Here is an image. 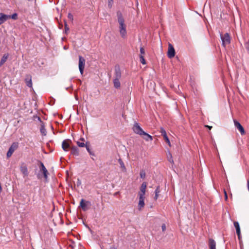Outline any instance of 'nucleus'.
<instances>
[{
	"label": "nucleus",
	"instance_id": "ddd939ff",
	"mask_svg": "<svg viewBox=\"0 0 249 249\" xmlns=\"http://www.w3.org/2000/svg\"><path fill=\"white\" fill-rule=\"evenodd\" d=\"M89 204L90 203L89 202H85L84 200L82 199L80 201V205L84 211H86L88 209V206Z\"/></svg>",
	"mask_w": 249,
	"mask_h": 249
},
{
	"label": "nucleus",
	"instance_id": "aec40b11",
	"mask_svg": "<svg viewBox=\"0 0 249 249\" xmlns=\"http://www.w3.org/2000/svg\"><path fill=\"white\" fill-rule=\"evenodd\" d=\"M142 135L143 136V139L146 141H152L153 140L152 137L145 132Z\"/></svg>",
	"mask_w": 249,
	"mask_h": 249
},
{
	"label": "nucleus",
	"instance_id": "473e14b6",
	"mask_svg": "<svg viewBox=\"0 0 249 249\" xmlns=\"http://www.w3.org/2000/svg\"><path fill=\"white\" fill-rule=\"evenodd\" d=\"M18 17V15L16 13H15L13 14L12 15L10 16V18L13 19H17Z\"/></svg>",
	"mask_w": 249,
	"mask_h": 249
},
{
	"label": "nucleus",
	"instance_id": "f03ea898",
	"mask_svg": "<svg viewBox=\"0 0 249 249\" xmlns=\"http://www.w3.org/2000/svg\"><path fill=\"white\" fill-rule=\"evenodd\" d=\"M85 59L81 56H79L78 67L81 74H83L85 66Z\"/></svg>",
	"mask_w": 249,
	"mask_h": 249
},
{
	"label": "nucleus",
	"instance_id": "cd10ccee",
	"mask_svg": "<svg viewBox=\"0 0 249 249\" xmlns=\"http://www.w3.org/2000/svg\"><path fill=\"white\" fill-rule=\"evenodd\" d=\"M140 61L143 65L146 64V61L144 58V56H140Z\"/></svg>",
	"mask_w": 249,
	"mask_h": 249
},
{
	"label": "nucleus",
	"instance_id": "f257e3e1",
	"mask_svg": "<svg viewBox=\"0 0 249 249\" xmlns=\"http://www.w3.org/2000/svg\"><path fill=\"white\" fill-rule=\"evenodd\" d=\"M118 21L119 24V32L121 37L125 38L126 37V25L124 24V20L121 14H118Z\"/></svg>",
	"mask_w": 249,
	"mask_h": 249
},
{
	"label": "nucleus",
	"instance_id": "f3484780",
	"mask_svg": "<svg viewBox=\"0 0 249 249\" xmlns=\"http://www.w3.org/2000/svg\"><path fill=\"white\" fill-rule=\"evenodd\" d=\"M234 226L236 229V233L238 235V238H240L241 232H240V226H239V224L238 222L235 221L234 222Z\"/></svg>",
	"mask_w": 249,
	"mask_h": 249
},
{
	"label": "nucleus",
	"instance_id": "9d476101",
	"mask_svg": "<svg viewBox=\"0 0 249 249\" xmlns=\"http://www.w3.org/2000/svg\"><path fill=\"white\" fill-rule=\"evenodd\" d=\"M17 144L16 143H13L12 145L9 148L7 153V157L9 158L11 156L13 152L17 148Z\"/></svg>",
	"mask_w": 249,
	"mask_h": 249
},
{
	"label": "nucleus",
	"instance_id": "58836bf2",
	"mask_svg": "<svg viewBox=\"0 0 249 249\" xmlns=\"http://www.w3.org/2000/svg\"><path fill=\"white\" fill-rule=\"evenodd\" d=\"M113 2V0H108L109 5H111V3Z\"/></svg>",
	"mask_w": 249,
	"mask_h": 249
},
{
	"label": "nucleus",
	"instance_id": "1a4fd4ad",
	"mask_svg": "<svg viewBox=\"0 0 249 249\" xmlns=\"http://www.w3.org/2000/svg\"><path fill=\"white\" fill-rule=\"evenodd\" d=\"M71 141L69 140L63 141L62 143V147L65 151H68L70 147Z\"/></svg>",
	"mask_w": 249,
	"mask_h": 249
},
{
	"label": "nucleus",
	"instance_id": "72a5a7b5",
	"mask_svg": "<svg viewBox=\"0 0 249 249\" xmlns=\"http://www.w3.org/2000/svg\"><path fill=\"white\" fill-rule=\"evenodd\" d=\"M68 18L71 20V21H72L73 19V16L71 13H69L68 15Z\"/></svg>",
	"mask_w": 249,
	"mask_h": 249
},
{
	"label": "nucleus",
	"instance_id": "20e7f679",
	"mask_svg": "<svg viewBox=\"0 0 249 249\" xmlns=\"http://www.w3.org/2000/svg\"><path fill=\"white\" fill-rule=\"evenodd\" d=\"M133 130L136 134H139L141 136H142L144 131L142 130V129L141 127L138 123H135L133 127Z\"/></svg>",
	"mask_w": 249,
	"mask_h": 249
},
{
	"label": "nucleus",
	"instance_id": "4be33fe9",
	"mask_svg": "<svg viewBox=\"0 0 249 249\" xmlns=\"http://www.w3.org/2000/svg\"><path fill=\"white\" fill-rule=\"evenodd\" d=\"M160 193V186H157L156 189V190H155V197H154V199L155 200H157L158 198Z\"/></svg>",
	"mask_w": 249,
	"mask_h": 249
},
{
	"label": "nucleus",
	"instance_id": "9b49d317",
	"mask_svg": "<svg viewBox=\"0 0 249 249\" xmlns=\"http://www.w3.org/2000/svg\"><path fill=\"white\" fill-rule=\"evenodd\" d=\"M20 170L24 177H27L28 175V168L25 164L21 165L20 166Z\"/></svg>",
	"mask_w": 249,
	"mask_h": 249
},
{
	"label": "nucleus",
	"instance_id": "412c9836",
	"mask_svg": "<svg viewBox=\"0 0 249 249\" xmlns=\"http://www.w3.org/2000/svg\"><path fill=\"white\" fill-rule=\"evenodd\" d=\"M8 57V54H4L0 62V66H2L7 60V58Z\"/></svg>",
	"mask_w": 249,
	"mask_h": 249
},
{
	"label": "nucleus",
	"instance_id": "6e6552de",
	"mask_svg": "<svg viewBox=\"0 0 249 249\" xmlns=\"http://www.w3.org/2000/svg\"><path fill=\"white\" fill-rule=\"evenodd\" d=\"M147 184L145 182H143L140 187V191L138 193V196H145Z\"/></svg>",
	"mask_w": 249,
	"mask_h": 249
},
{
	"label": "nucleus",
	"instance_id": "4468645a",
	"mask_svg": "<svg viewBox=\"0 0 249 249\" xmlns=\"http://www.w3.org/2000/svg\"><path fill=\"white\" fill-rule=\"evenodd\" d=\"M40 171L42 172L44 178L47 180L48 178V171L42 162L40 163Z\"/></svg>",
	"mask_w": 249,
	"mask_h": 249
},
{
	"label": "nucleus",
	"instance_id": "2f4dec72",
	"mask_svg": "<svg viewBox=\"0 0 249 249\" xmlns=\"http://www.w3.org/2000/svg\"><path fill=\"white\" fill-rule=\"evenodd\" d=\"M77 145L79 146V147H83L85 146V144L84 142H77Z\"/></svg>",
	"mask_w": 249,
	"mask_h": 249
},
{
	"label": "nucleus",
	"instance_id": "2eb2a0df",
	"mask_svg": "<svg viewBox=\"0 0 249 249\" xmlns=\"http://www.w3.org/2000/svg\"><path fill=\"white\" fill-rule=\"evenodd\" d=\"M160 133H161V135L163 136L166 142L168 144L169 146H171V143L169 139L167 137L165 130L163 128H160Z\"/></svg>",
	"mask_w": 249,
	"mask_h": 249
},
{
	"label": "nucleus",
	"instance_id": "a211bd4d",
	"mask_svg": "<svg viewBox=\"0 0 249 249\" xmlns=\"http://www.w3.org/2000/svg\"><path fill=\"white\" fill-rule=\"evenodd\" d=\"M209 246L210 249H216V243L213 239H209Z\"/></svg>",
	"mask_w": 249,
	"mask_h": 249
},
{
	"label": "nucleus",
	"instance_id": "dca6fc26",
	"mask_svg": "<svg viewBox=\"0 0 249 249\" xmlns=\"http://www.w3.org/2000/svg\"><path fill=\"white\" fill-rule=\"evenodd\" d=\"M25 82L26 85L32 88V78L31 75H27L25 78Z\"/></svg>",
	"mask_w": 249,
	"mask_h": 249
},
{
	"label": "nucleus",
	"instance_id": "c9c22d12",
	"mask_svg": "<svg viewBox=\"0 0 249 249\" xmlns=\"http://www.w3.org/2000/svg\"><path fill=\"white\" fill-rule=\"evenodd\" d=\"M224 196H225V199L226 200H227L228 199V196H227V192L225 191V190H224Z\"/></svg>",
	"mask_w": 249,
	"mask_h": 249
},
{
	"label": "nucleus",
	"instance_id": "79ce46f5",
	"mask_svg": "<svg viewBox=\"0 0 249 249\" xmlns=\"http://www.w3.org/2000/svg\"><path fill=\"white\" fill-rule=\"evenodd\" d=\"M112 249H116V248H113Z\"/></svg>",
	"mask_w": 249,
	"mask_h": 249
},
{
	"label": "nucleus",
	"instance_id": "39448f33",
	"mask_svg": "<svg viewBox=\"0 0 249 249\" xmlns=\"http://www.w3.org/2000/svg\"><path fill=\"white\" fill-rule=\"evenodd\" d=\"M167 55L170 58L174 57L175 55V50L173 45L170 43L168 44Z\"/></svg>",
	"mask_w": 249,
	"mask_h": 249
},
{
	"label": "nucleus",
	"instance_id": "ea45409f",
	"mask_svg": "<svg viewBox=\"0 0 249 249\" xmlns=\"http://www.w3.org/2000/svg\"><path fill=\"white\" fill-rule=\"evenodd\" d=\"M205 126L207 127H208V128H209L210 129H211L212 127V126H209V125H206Z\"/></svg>",
	"mask_w": 249,
	"mask_h": 249
},
{
	"label": "nucleus",
	"instance_id": "6ab92c4d",
	"mask_svg": "<svg viewBox=\"0 0 249 249\" xmlns=\"http://www.w3.org/2000/svg\"><path fill=\"white\" fill-rule=\"evenodd\" d=\"M118 162L120 165V167L122 169V171L123 172H125L126 171V168L123 160L120 159L118 160Z\"/></svg>",
	"mask_w": 249,
	"mask_h": 249
},
{
	"label": "nucleus",
	"instance_id": "e433bc0d",
	"mask_svg": "<svg viewBox=\"0 0 249 249\" xmlns=\"http://www.w3.org/2000/svg\"><path fill=\"white\" fill-rule=\"evenodd\" d=\"M162 230L163 231H165L166 230V226L165 224H163L161 226Z\"/></svg>",
	"mask_w": 249,
	"mask_h": 249
},
{
	"label": "nucleus",
	"instance_id": "7c9ffc66",
	"mask_svg": "<svg viewBox=\"0 0 249 249\" xmlns=\"http://www.w3.org/2000/svg\"><path fill=\"white\" fill-rule=\"evenodd\" d=\"M245 48L247 51V52H248V53H249V41L247 42L245 44Z\"/></svg>",
	"mask_w": 249,
	"mask_h": 249
},
{
	"label": "nucleus",
	"instance_id": "f8f14e48",
	"mask_svg": "<svg viewBox=\"0 0 249 249\" xmlns=\"http://www.w3.org/2000/svg\"><path fill=\"white\" fill-rule=\"evenodd\" d=\"M10 18V15H7L3 13H0V25L3 23L7 19Z\"/></svg>",
	"mask_w": 249,
	"mask_h": 249
},
{
	"label": "nucleus",
	"instance_id": "bb28decb",
	"mask_svg": "<svg viewBox=\"0 0 249 249\" xmlns=\"http://www.w3.org/2000/svg\"><path fill=\"white\" fill-rule=\"evenodd\" d=\"M168 160L171 163H174V160H173V159L172 158V155L170 153H169L168 155Z\"/></svg>",
	"mask_w": 249,
	"mask_h": 249
},
{
	"label": "nucleus",
	"instance_id": "c85d7f7f",
	"mask_svg": "<svg viewBox=\"0 0 249 249\" xmlns=\"http://www.w3.org/2000/svg\"><path fill=\"white\" fill-rule=\"evenodd\" d=\"M140 56H144L145 54V51L144 48L142 47H141L140 49Z\"/></svg>",
	"mask_w": 249,
	"mask_h": 249
},
{
	"label": "nucleus",
	"instance_id": "f704fd0d",
	"mask_svg": "<svg viewBox=\"0 0 249 249\" xmlns=\"http://www.w3.org/2000/svg\"><path fill=\"white\" fill-rule=\"evenodd\" d=\"M69 30V27H68V25L66 23H65V32L67 33Z\"/></svg>",
	"mask_w": 249,
	"mask_h": 249
},
{
	"label": "nucleus",
	"instance_id": "7ed1b4c3",
	"mask_svg": "<svg viewBox=\"0 0 249 249\" xmlns=\"http://www.w3.org/2000/svg\"><path fill=\"white\" fill-rule=\"evenodd\" d=\"M220 37L222 40L223 46H226L227 45L230 43L231 38L228 33H226L223 36L220 35Z\"/></svg>",
	"mask_w": 249,
	"mask_h": 249
},
{
	"label": "nucleus",
	"instance_id": "4c0bfd02",
	"mask_svg": "<svg viewBox=\"0 0 249 249\" xmlns=\"http://www.w3.org/2000/svg\"><path fill=\"white\" fill-rule=\"evenodd\" d=\"M247 187L249 191V178L247 179Z\"/></svg>",
	"mask_w": 249,
	"mask_h": 249
},
{
	"label": "nucleus",
	"instance_id": "a19ab883",
	"mask_svg": "<svg viewBox=\"0 0 249 249\" xmlns=\"http://www.w3.org/2000/svg\"><path fill=\"white\" fill-rule=\"evenodd\" d=\"M87 149L89 152H90L89 149V147H87Z\"/></svg>",
	"mask_w": 249,
	"mask_h": 249
},
{
	"label": "nucleus",
	"instance_id": "5701e85b",
	"mask_svg": "<svg viewBox=\"0 0 249 249\" xmlns=\"http://www.w3.org/2000/svg\"><path fill=\"white\" fill-rule=\"evenodd\" d=\"M120 79H115L113 81L114 86L116 88H119L120 87Z\"/></svg>",
	"mask_w": 249,
	"mask_h": 249
},
{
	"label": "nucleus",
	"instance_id": "a878e982",
	"mask_svg": "<svg viewBox=\"0 0 249 249\" xmlns=\"http://www.w3.org/2000/svg\"><path fill=\"white\" fill-rule=\"evenodd\" d=\"M140 175L142 178H145L146 174L145 172L143 170H142L140 171Z\"/></svg>",
	"mask_w": 249,
	"mask_h": 249
},
{
	"label": "nucleus",
	"instance_id": "0eeeda50",
	"mask_svg": "<svg viewBox=\"0 0 249 249\" xmlns=\"http://www.w3.org/2000/svg\"><path fill=\"white\" fill-rule=\"evenodd\" d=\"M139 203H138V209L139 210H142V209L144 207V199H145V196H139Z\"/></svg>",
	"mask_w": 249,
	"mask_h": 249
},
{
	"label": "nucleus",
	"instance_id": "b1692460",
	"mask_svg": "<svg viewBox=\"0 0 249 249\" xmlns=\"http://www.w3.org/2000/svg\"><path fill=\"white\" fill-rule=\"evenodd\" d=\"M115 77H116V79H120L121 78V71H120L118 69L117 70L116 69H115Z\"/></svg>",
	"mask_w": 249,
	"mask_h": 249
},
{
	"label": "nucleus",
	"instance_id": "c756f323",
	"mask_svg": "<svg viewBox=\"0 0 249 249\" xmlns=\"http://www.w3.org/2000/svg\"><path fill=\"white\" fill-rule=\"evenodd\" d=\"M40 132L44 135H46V130L43 126H41L40 128Z\"/></svg>",
	"mask_w": 249,
	"mask_h": 249
},
{
	"label": "nucleus",
	"instance_id": "393cba45",
	"mask_svg": "<svg viewBox=\"0 0 249 249\" xmlns=\"http://www.w3.org/2000/svg\"><path fill=\"white\" fill-rule=\"evenodd\" d=\"M71 153L73 155H78V150L76 147H73L71 148Z\"/></svg>",
	"mask_w": 249,
	"mask_h": 249
},
{
	"label": "nucleus",
	"instance_id": "423d86ee",
	"mask_svg": "<svg viewBox=\"0 0 249 249\" xmlns=\"http://www.w3.org/2000/svg\"><path fill=\"white\" fill-rule=\"evenodd\" d=\"M235 126L239 130L241 135H244L245 133L244 129L242 125L236 120H233Z\"/></svg>",
	"mask_w": 249,
	"mask_h": 249
}]
</instances>
